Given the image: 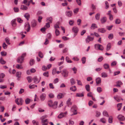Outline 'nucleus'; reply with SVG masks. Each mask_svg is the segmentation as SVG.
I'll return each instance as SVG.
<instances>
[{"label": "nucleus", "mask_w": 125, "mask_h": 125, "mask_svg": "<svg viewBox=\"0 0 125 125\" xmlns=\"http://www.w3.org/2000/svg\"><path fill=\"white\" fill-rule=\"evenodd\" d=\"M103 58L102 56H100L97 59V61L100 62L103 59Z\"/></svg>", "instance_id": "obj_51"}, {"label": "nucleus", "mask_w": 125, "mask_h": 125, "mask_svg": "<svg viewBox=\"0 0 125 125\" xmlns=\"http://www.w3.org/2000/svg\"><path fill=\"white\" fill-rule=\"evenodd\" d=\"M96 82L97 84H99L101 83V79L100 78L98 77L96 79Z\"/></svg>", "instance_id": "obj_14"}, {"label": "nucleus", "mask_w": 125, "mask_h": 125, "mask_svg": "<svg viewBox=\"0 0 125 125\" xmlns=\"http://www.w3.org/2000/svg\"><path fill=\"white\" fill-rule=\"evenodd\" d=\"M79 8H77L74 9L73 10L74 13L75 14H77V12L79 11Z\"/></svg>", "instance_id": "obj_38"}, {"label": "nucleus", "mask_w": 125, "mask_h": 125, "mask_svg": "<svg viewBox=\"0 0 125 125\" xmlns=\"http://www.w3.org/2000/svg\"><path fill=\"white\" fill-rule=\"evenodd\" d=\"M57 69L56 68H54L53 69L52 71V74L53 75L55 74L56 72Z\"/></svg>", "instance_id": "obj_37"}, {"label": "nucleus", "mask_w": 125, "mask_h": 125, "mask_svg": "<svg viewBox=\"0 0 125 125\" xmlns=\"http://www.w3.org/2000/svg\"><path fill=\"white\" fill-rule=\"evenodd\" d=\"M24 28L25 30H26L27 32H29L30 29V26L28 22L26 23L24 25Z\"/></svg>", "instance_id": "obj_4"}, {"label": "nucleus", "mask_w": 125, "mask_h": 125, "mask_svg": "<svg viewBox=\"0 0 125 125\" xmlns=\"http://www.w3.org/2000/svg\"><path fill=\"white\" fill-rule=\"evenodd\" d=\"M16 67L18 69H21L23 68V67L20 64H17L15 65Z\"/></svg>", "instance_id": "obj_17"}, {"label": "nucleus", "mask_w": 125, "mask_h": 125, "mask_svg": "<svg viewBox=\"0 0 125 125\" xmlns=\"http://www.w3.org/2000/svg\"><path fill=\"white\" fill-rule=\"evenodd\" d=\"M27 79L29 83H31L32 81V78L31 76H28L27 77Z\"/></svg>", "instance_id": "obj_43"}, {"label": "nucleus", "mask_w": 125, "mask_h": 125, "mask_svg": "<svg viewBox=\"0 0 125 125\" xmlns=\"http://www.w3.org/2000/svg\"><path fill=\"white\" fill-rule=\"evenodd\" d=\"M101 77L103 78H105L107 77L108 76L107 74L106 73L103 72L101 73Z\"/></svg>", "instance_id": "obj_21"}, {"label": "nucleus", "mask_w": 125, "mask_h": 125, "mask_svg": "<svg viewBox=\"0 0 125 125\" xmlns=\"http://www.w3.org/2000/svg\"><path fill=\"white\" fill-rule=\"evenodd\" d=\"M7 53L5 52H1V55L2 56H5L7 55Z\"/></svg>", "instance_id": "obj_54"}, {"label": "nucleus", "mask_w": 125, "mask_h": 125, "mask_svg": "<svg viewBox=\"0 0 125 125\" xmlns=\"http://www.w3.org/2000/svg\"><path fill=\"white\" fill-rule=\"evenodd\" d=\"M68 72L67 70L64 69L62 71V75L64 77H66L68 76Z\"/></svg>", "instance_id": "obj_3"}, {"label": "nucleus", "mask_w": 125, "mask_h": 125, "mask_svg": "<svg viewBox=\"0 0 125 125\" xmlns=\"http://www.w3.org/2000/svg\"><path fill=\"white\" fill-rule=\"evenodd\" d=\"M117 63V62L116 61H114L111 64L112 66H114L116 65Z\"/></svg>", "instance_id": "obj_50"}, {"label": "nucleus", "mask_w": 125, "mask_h": 125, "mask_svg": "<svg viewBox=\"0 0 125 125\" xmlns=\"http://www.w3.org/2000/svg\"><path fill=\"white\" fill-rule=\"evenodd\" d=\"M84 96V95L82 93H77L76 94V97H82Z\"/></svg>", "instance_id": "obj_35"}, {"label": "nucleus", "mask_w": 125, "mask_h": 125, "mask_svg": "<svg viewBox=\"0 0 125 125\" xmlns=\"http://www.w3.org/2000/svg\"><path fill=\"white\" fill-rule=\"evenodd\" d=\"M47 117V115H44L42 116L41 117V120H44V119H45Z\"/></svg>", "instance_id": "obj_59"}, {"label": "nucleus", "mask_w": 125, "mask_h": 125, "mask_svg": "<svg viewBox=\"0 0 125 125\" xmlns=\"http://www.w3.org/2000/svg\"><path fill=\"white\" fill-rule=\"evenodd\" d=\"M21 73L20 72H18L16 73V75L17 77L20 78L21 76Z\"/></svg>", "instance_id": "obj_30"}, {"label": "nucleus", "mask_w": 125, "mask_h": 125, "mask_svg": "<svg viewBox=\"0 0 125 125\" xmlns=\"http://www.w3.org/2000/svg\"><path fill=\"white\" fill-rule=\"evenodd\" d=\"M85 88L87 91L89 92L90 91V86L89 84H87L85 85Z\"/></svg>", "instance_id": "obj_32"}, {"label": "nucleus", "mask_w": 125, "mask_h": 125, "mask_svg": "<svg viewBox=\"0 0 125 125\" xmlns=\"http://www.w3.org/2000/svg\"><path fill=\"white\" fill-rule=\"evenodd\" d=\"M41 77H40V79H39L37 78L36 77H35L33 78V80L34 81V82L36 83H39Z\"/></svg>", "instance_id": "obj_11"}, {"label": "nucleus", "mask_w": 125, "mask_h": 125, "mask_svg": "<svg viewBox=\"0 0 125 125\" xmlns=\"http://www.w3.org/2000/svg\"><path fill=\"white\" fill-rule=\"evenodd\" d=\"M111 44L110 43H108L107 45L106 46V50L108 51L111 48Z\"/></svg>", "instance_id": "obj_22"}, {"label": "nucleus", "mask_w": 125, "mask_h": 125, "mask_svg": "<svg viewBox=\"0 0 125 125\" xmlns=\"http://www.w3.org/2000/svg\"><path fill=\"white\" fill-rule=\"evenodd\" d=\"M112 120L113 118L111 116H110L108 119L109 123H112L113 122Z\"/></svg>", "instance_id": "obj_40"}, {"label": "nucleus", "mask_w": 125, "mask_h": 125, "mask_svg": "<svg viewBox=\"0 0 125 125\" xmlns=\"http://www.w3.org/2000/svg\"><path fill=\"white\" fill-rule=\"evenodd\" d=\"M103 114L104 116H105L108 117H109V115L107 112L105 111H103Z\"/></svg>", "instance_id": "obj_28"}, {"label": "nucleus", "mask_w": 125, "mask_h": 125, "mask_svg": "<svg viewBox=\"0 0 125 125\" xmlns=\"http://www.w3.org/2000/svg\"><path fill=\"white\" fill-rule=\"evenodd\" d=\"M105 8L107 9L109 7V4L108 2L107 1L105 2Z\"/></svg>", "instance_id": "obj_52"}, {"label": "nucleus", "mask_w": 125, "mask_h": 125, "mask_svg": "<svg viewBox=\"0 0 125 125\" xmlns=\"http://www.w3.org/2000/svg\"><path fill=\"white\" fill-rule=\"evenodd\" d=\"M24 17L28 20L29 19L30 17V15L28 13H25L24 15Z\"/></svg>", "instance_id": "obj_16"}, {"label": "nucleus", "mask_w": 125, "mask_h": 125, "mask_svg": "<svg viewBox=\"0 0 125 125\" xmlns=\"http://www.w3.org/2000/svg\"><path fill=\"white\" fill-rule=\"evenodd\" d=\"M113 34L112 33H110L109 35L108 38L110 39H112L113 38Z\"/></svg>", "instance_id": "obj_47"}, {"label": "nucleus", "mask_w": 125, "mask_h": 125, "mask_svg": "<svg viewBox=\"0 0 125 125\" xmlns=\"http://www.w3.org/2000/svg\"><path fill=\"white\" fill-rule=\"evenodd\" d=\"M72 31L74 33H77L79 31V29L77 27L74 26L72 28Z\"/></svg>", "instance_id": "obj_7"}, {"label": "nucleus", "mask_w": 125, "mask_h": 125, "mask_svg": "<svg viewBox=\"0 0 125 125\" xmlns=\"http://www.w3.org/2000/svg\"><path fill=\"white\" fill-rule=\"evenodd\" d=\"M34 63V61L33 60H30V64L31 65H33Z\"/></svg>", "instance_id": "obj_57"}, {"label": "nucleus", "mask_w": 125, "mask_h": 125, "mask_svg": "<svg viewBox=\"0 0 125 125\" xmlns=\"http://www.w3.org/2000/svg\"><path fill=\"white\" fill-rule=\"evenodd\" d=\"M0 63L2 64H4L6 63V62L4 60L3 58L1 57L0 59Z\"/></svg>", "instance_id": "obj_29"}, {"label": "nucleus", "mask_w": 125, "mask_h": 125, "mask_svg": "<svg viewBox=\"0 0 125 125\" xmlns=\"http://www.w3.org/2000/svg\"><path fill=\"white\" fill-rule=\"evenodd\" d=\"M70 82L72 85H73L75 83V82L74 81V80L73 78H72L71 79Z\"/></svg>", "instance_id": "obj_53"}, {"label": "nucleus", "mask_w": 125, "mask_h": 125, "mask_svg": "<svg viewBox=\"0 0 125 125\" xmlns=\"http://www.w3.org/2000/svg\"><path fill=\"white\" fill-rule=\"evenodd\" d=\"M96 117H98L100 115L101 113L100 112L97 111L96 112Z\"/></svg>", "instance_id": "obj_62"}, {"label": "nucleus", "mask_w": 125, "mask_h": 125, "mask_svg": "<svg viewBox=\"0 0 125 125\" xmlns=\"http://www.w3.org/2000/svg\"><path fill=\"white\" fill-rule=\"evenodd\" d=\"M21 9L22 10H25L27 9L28 8L25 5H21Z\"/></svg>", "instance_id": "obj_24"}, {"label": "nucleus", "mask_w": 125, "mask_h": 125, "mask_svg": "<svg viewBox=\"0 0 125 125\" xmlns=\"http://www.w3.org/2000/svg\"><path fill=\"white\" fill-rule=\"evenodd\" d=\"M11 24L13 27H15L16 26V24L15 23V20H12L11 21Z\"/></svg>", "instance_id": "obj_33"}, {"label": "nucleus", "mask_w": 125, "mask_h": 125, "mask_svg": "<svg viewBox=\"0 0 125 125\" xmlns=\"http://www.w3.org/2000/svg\"><path fill=\"white\" fill-rule=\"evenodd\" d=\"M82 63L84 64L85 63L86 61V58L85 57H83L82 59Z\"/></svg>", "instance_id": "obj_42"}, {"label": "nucleus", "mask_w": 125, "mask_h": 125, "mask_svg": "<svg viewBox=\"0 0 125 125\" xmlns=\"http://www.w3.org/2000/svg\"><path fill=\"white\" fill-rule=\"evenodd\" d=\"M104 49V48L103 46L102 45L100 44L99 46V47L98 48V49L101 51H103Z\"/></svg>", "instance_id": "obj_49"}, {"label": "nucleus", "mask_w": 125, "mask_h": 125, "mask_svg": "<svg viewBox=\"0 0 125 125\" xmlns=\"http://www.w3.org/2000/svg\"><path fill=\"white\" fill-rule=\"evenodd\" d=\"M77 107L75 105H73L71 108V111L72 112H76L77 111Z\"/></svg>", "instance_id": "obj_9"}, {"label": "nucleus", "mask_w": 125, "mask_h": 125, "mask_svg": "<svg viewBox=\"0 0 125 125\" xmlns=\"http://www.w3.org/2000/svg\"><path fill=\"white\" fill-rule=\"evenodd\" d=\"M48 122V120L46 119L41 120V123L42 125H44L46 124H47Z\"/></svg>", "instance_id": "obj_13"}, {"label": "nucleus", "mask_w": 125, "mask_h": 125, "mask_svg": "<svg viewBox=\"0 0 125 125\" xmlns=\"http://www.w3.org/2000/svg\"><path fill=\"white\" fill-rule=\"evenodd\" d=\"M64 97L63 94L61 93H59L57 95V97L58 99H60Z\"/></svg>", "instance_id": "obj_15"}, {"label": "nucleus", "mask_w": 125, "mask_h": 125, "mask_svg": "<svg viewBox=\"0 0 125 125\" xmlns=\"http://www.w3.org/2000/svg\"><path fill=\"white\" fill-rule=\"evenodd\" d=\"M98 31L102 33H104L106 31L105 29L103 28L99 29H98Z\"/></svg>", "instance_id": "obj_23"}, {"label": "nucleus", "mask_w": 125, "mask_h": 125, "mask_svg": "<svg viewBox=\"0 0 125 125\" xmlns=\"http://www.w3.org/2000/svg\"><path fill=\"white\" fill-rule=\"evenodd\" d=\"M100 121L103 123H105L106 122V120L104 118H102L100 119Z\"/></svg>", "instance_id": "obj_31"}, {"label": "nucleus", "mask_w": 125, "mask_h": 125, "mask_svg": "<svg viewBox=\"0 0 125 125\" xmlns=\"http://www.w3.org/2000/svg\"><path fill=\"white\" fill-rule=\"evenodd\" d=\"M66 62L68 63H71L72 62V61L70 60L69 58L68 57H66Z\"/></svg>", "instance_id": "obj_39"}, {"label": "nucleus", "mask_w": 125, "mask_h": 125, "mask_svg": "<svg viewBox=\"0 0 125 125\" xmlns=\"http://www.w3.org/2000/svg\"><path fill=\"white\" fill-rule=\"evenodd\" d=\"M65 117V115L63 113H61L58 116V118H61L62 117Z\"/></svg>", "instance_id": "obj_26"}, {"label": "nucleus", "mask_w": 125, "mask_h": 125, "mask_svg": "<svg viewBox=\"0 0 125 125\" xmlns=\"http://www.w3.org/2000/svg\"><path fill=\"white\" fill-rule=\"evenodd\" d=\"M46 94L44 93H42L40 96V98L42 101H44L45 99Z\"/></svg>", "instance_id": "obj_10"}, {"label": "nucleus", "mask_w": 125, "mask_h": 125, "mask_svg": "<svg viewBox=\"0 0 125 125\" xmlns=\"http://www.w3.org/2000/svg\"><path fill=\"white\" fill-rule=\"evenodd\" d=\"M97 91L99 93L101 92L102 91V89L101 87H98L97 88Z\"/></svg>", "instance_id": "obj_55"}, {"label": "nucleus", "mask_w": 125, "mask_h": 125, "mask_svg": "<svg viewBox=\"0 0 125 125\" xmlns=\"http://www.w3.org/2000/svg\"><path fill=\"white\" fill-rule=\"evenodd\" d=\"M94 38L91 37L90 36H88L87 38L85 39V41L87 43H88L90 41H93Z\"/></svg>", "instance_id": "obj_5"}, {"label": "nucleus", "mask_w": 125, "mask_h": 125, "mask_svg": "<svg viewBox=\"0 0 125 125\" xmlns=\"http://www.w3.org/2000/svg\"><path fill=\"white\" fill-rule=\"evenodd\" d=\"M70 90L74 92L76 90V88L75 86H74L70 87Z\"/></svg>", "instance_id": "obj_34"}, {"label": "nucleus", "mask_w": 125, "mask_h": 125, "mask_svg": "<svg viewBox=\"0 0 125 125\" xmlns=\"http://www.w3.org/2000/svg\"><path fill=\"white\" fill-rule=\"evenodd\" d=\"M52 21V17L48 18L47 19V21L48 22L51 23Z\"/></svg>", "instance_id": "obj_27"}, {"label": "nucleus", "mask_w": 125, "mask_h": 125, "mask_svg": "<svg viewBox=\"0 0 125 125\" xmlns=\"http://www.w3.org/2000/svg\"><path fill=\"white\" fill-rule=\"evenodd\" d=\"M48 104L50 107H52L53 109H55L57 107L58 102L56 101H55L53 104L52 101L51 100H50L48 101Z\"/></svg>", "instance_id": "obj_1"}, {"label": "nucleus", "mask_w": 125, "mask_h": 125, "mask_svg": "<svg viewBox=\"0 0 125 125\" xmlns=\"http://www.w3.org/2000/svg\"><path fill=\"white\" fill-rule=\"evenodd\" d=\"M47 117V115H44L42 116L41 117V120H44V119H45Z\"/></svg>", "instance_id": "obj_60"}, {"label": "nucleus", "mask_w": 125, "mask_h": 125, "mask_svg": "<svg viewBox=\"0 0 125 125\" xmlns=\"http://www.w3.org/2000/svg\"><path fill=\"white\" fill-rule=\"evenodd\" d=\"M52 37V35L51 33H49L47 35V38L48 39H51Z\"/></svg>", "instance_id": "obj_58"}, {"label": "nucleus", "mask_w": 125, "mask_h": 125, "mask_svg": "<svg viewBox=\"0 0 125 125\" xmlns=\"http://www.w3.org/2000/svg\"><path fill=\"white\" fill-rule=\"evenodd\" d=\"M37 25L36 21H33L31 22V26L32 27H35Z\"/></svg>", "instance_id": "obj_25"}, {"label": "nucleus", "mask_w": 125, "mask_h": 125, "mask_svg": "<svg viewBox=\"0 0 125 125\" xmlns=\"http://www.w3.org/2000/svg\"><path fill=\"white\" fill-rule=\"evenodd\" d=\"M5 75L3 73H1L0 74V78L3 79V78L4 77Z\"/></svg>", "instance_id": "obj_63"}, {"label": "nucleus", "mask_w": 125, "mask_h": 125, "mask_svg": "<svg viewBox=\"0 0 125 125\" xmlns=\"http://www.w3.org/2000/svg\"><path fill=\"white\" fill-rule=\"evenodd\" d=\"M107 20V18L105 17H104L101 18L100 21L102 24H104L106 22Z\"/></svg>", "instance_id": "obj_12"}, {"label": "nucleus", "mask_w": 125, "mask_h": 125, "mask_svg": "<svg viewBox=\"0 0 125 125\" xmlns=\"http://www.w3.org/2000/svg\"><path fill=\"white\" fill-rule=\"evenodd\" d=\"M117 118L120 121H124L125 120V117L122 115H119L117 117Z\"/></svg>", "instance_id": "obj_8"}, {"label": "nucleus", "mask_w": 125, "mask_h": 125, "mask_svg": "<svg viewBox=\"0 0 125 125\" xmlns=\"http://www.w3.org/2000/svg\"><path fill=\"white\" fill-rule=\"evenodd\" d=\"M104 67L105 69H107L109 68V66L108 64H105L104 65Z\"/></svg>", "instance_id": "obj_45"}, {"label": "nucleus", "mask_w": 125, "mask_h": 125, "mask_svg": "<svg viewBox=\"0 0 125 125\" xmlns=\"http://www.w3.org/2000/svg\"><path fill=\"white\" fill-rule=\"evenodd\" d=\"M115 23L116 24H119L121 22L120 20L118 19H117L115 21Z\"/></svg>", "instance_id": "obj_41"}, {"label": "nucleus", "mask_w": 125, "mask_h": 125, "mask_svg": "<svg viewBox=\"0 0 125 125\" xmlns=\"http://www.w3.org/2000/svg\"><path fill=\"white\" fill-rule=\"evenodd\" d=\"M5 40L6 43L10 45V42L9 41L10 40L9 38L7 37L5 39Z\"/></svg>", "instance_id": "obj_36"}, {"label": "nucleus", "mask_w": 125, "mask_h": 125, "mask_svg": "<svg viewBox=\"0 0 125 125\" xmlns=\"http://www.w3.org/2000/svg\"><path fill=\"white\" fill-rule=\"evenodd\" d=\"M38 55L39 57L41 58H42L43 56L42 53L40 51L38 53Z\"/></svg>", "instance_id": "obj_46"}, {"label": "nucleus", "mask_w": 125, "mask_h": 125, "mask_svg": "<svg viewBox=\"0 0 125 125\" xmlns=\"http://www.w3.org/2000/svg\"><path fill=\"white\" fill-rule=\"evenodd\" d=\"M100 16V14L99 13L96 14L95 16V19L96 20H99Z\"/></svg>", "instance_id": "obj_19"}, {"label": "nucleus", "mask_w": 125, "mask_h": 125, "mask_svg": "<svg viewBox=\"0 0 125 125\" xmlns=\"http://www.w3.org/2000/svg\"><path fill=\"white\" fill-rule=\"evenodd\" d=\"M97 28L96 25L95 23H93L92 24L91 28V29L94 30Z\"/></svg>", "instance_id": "obj_18"}, {"label": "nucleus", "mask_w": 125, "mask_h": 125, "mask_svg": "<svg viewBox=\"0 0 125 125\" xmlns=\"http://www.w3.org/2000/svg\"><path fill=\"white\" fill-rule=\"evenodd\" d=\"M74 21L73 20H71L69 21V24L70 25L72 26L73 25Z\"/></svg>", "instance_id": "obj_61"}, {"label": "nucleus", "mask_w": 125, "mask_h": 125, "mask_svg": "<svg viewBox=\"0 0 125 125\" xmlns=\"http://www.w3.org/2000/svg\"><path fill=\"white\" fill-rule=\"evenodd\" d=\"M55 33L56 36L59 35L60 34L59 31L58 30H55Z\"/></svg>", "instance_id": "obj_56"}, {"label": "nucleus", "mask_w": 125, "mask_h": 125, "mask_svg": "<svg viewBox=\"0 0 125 125\" xmlns=\"http://www.w3.org/2000/svg\"><path fill=\"white\" fill-rule=\"evenodd\" d=\"M26 53H23L21 57H19L17 59V62L20 63H22L24 60V58L26 56Z\"/></svg>", "instance_id": "obj_2"}, {"label": "nucleus", "mask_w": 125, "mask_h": 125, "mask_svg": "<svg viewBox=\"0 0 125 125\" xmlns=\"http://www.w3.org/2000/svg\"><path fill=\"white\" fill-rule=\"evenodd\" d=\"M32 123L33 125H38L39 122L38 121H37L35 120H33L32 121Z\"/></svg>", "instance_id": "obj_44"}, {"label": "nucleus", "mask_w": 125, "mask_h": 125, "mask_svg": "<svg viewBox=\"0 0 125 125\" xmlns=\"http://www.w3.org/2000/svg\"><path fill=\"white\" fill-rule=\"evenodd\" d=\"M66 15L68 17H71L73 15V13L72 11H67L66 12Z\"/></svg>", "instance_id": "obj_6"}, {"label": "nucleus", "mask_w": 125, "mask_h": 125, "mask_svg": "<svg viewBox=\"0 0 125 125\" xmlns=\"http://www.w3.org/2000/svg\"><path fill=\"white\" fill-rule=\"evenodd\" d=\"M71 99L70 98H69L67 101H66V103L68 106H69L70 105H71L72 103L70 102Z\"/></svg>", "instance_id": "obj_20"}, {"label": "nucleus", "mask_w": 125, "mask_h": 125, "mask_svg": "<svg viewBox=\"0 0 125 125\" xmlns=\"http://www.w3.org/2000/svg\"><path fill=\"white\" fill-rule=\"evenodd\" d=\"M26 104H29L30 102V100L29 98H27L25 100Z\"/></svg>", "instance_id": "obj_48"}, {"label": "nucleus", "mask_w": 125, "mask_h": 125, "mask_svg": "<svg viewBox=\"0 0 125 125\" xmlns=\"http://www.w3.org/2000/svg\"><path fill=\"white\" fill-rule=\"evenodd\" d=\"M7 45H6L5 43H4L2 45V46L3 48L4 49H6L7 47Z\"/></svg>", "instance_id": "obj_64"}]
</instances>
